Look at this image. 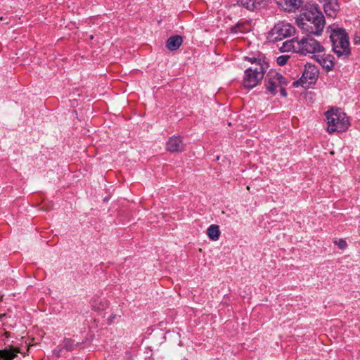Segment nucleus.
Returning a JSON list of instances; mask_svg holds the SVG:
<instances>
[{
  "instance_id": "10",
  "label": "nucleus",
  "mask_w": 360,
  "mask_h": 360,
  "mask_svg": "<svg viewBox=\"0 0 360 360\" xmlns=\"http://www.w3.org/2000/svg\"><path fill=\"white\" fill-rule=\"evenodd\" d=\"M167 150L172 153H179L184 150L185 143L179 136H173L169 139L166 144Z\"/></svg>"
},
{
  "instance_id": "6",
  "label": "nucleus",
  "mask_w": 360,
  "mask_h": 360,
  "mask_svg": "<svg viewBox=\"0 0 360 360\" xmlns=\"http://www.w3.org/2000/svg\"><path fill=\"white\" fill-rule=\"evenodd\" d=\"M300 44L299 53L302 56L324 51V47L317 40L311 37V35H307L306 37L300 39Z\"/></svg>"
},
{
  "instance_id": "1",
  "label": "nucleus",
  "mask_w": 360,
  "mask_h": 360,
  "mask_svg": "<svg viewBox=\"0 0 360 360\" xmlns=\"http://www.w3.org/2000/svg\"><path fill=\"white\" fill-rule=\"evenodd\" d=\"M296 22L307 35L319 36L325 27L326 20L317 4L306 2L301 8Z\"/></svg>"
},
{
  "instance_id": "18",
  "label": "nucleus",
  "mask_w": 360,
  "mask_h": 360,
  "mask_svg": "<svg viewBox=\"0 0 360 360\" xmlns=\"http://www.w3.org/2000/svg\"><path fill=\"white\" fill-rule=\"evenodd\" d=\"M183 39L180 35L172 36L167 40L166 47L169 51H176L182 44Z\"/></svg>"
},
{
  "instance_id": "17",
  "label": "nucleus",
  "mask_w": 360,
  "mask_h": 360,
  "mask_svg": "<svg viewBox=\"0 0 360 360\" xmlns=\"http://www.w3.org/2000/svg\"><path fill=\"white\" fill-rule=\"evenodd\" d=\"M244 59L250 62L251 65H257L258 68L259 66H262L264 69H268L269 68L268 63L266 61V58L260 53L258 54L257 56H245Z\"/></svg>"
},
{
  "instance_id": "23",
  "label": "nucleus",
  "mask_w": 360,
  "mask_h": 360,
  "mask_svg": "<svg viewBox=\"0 0 360 360\" xmlns=\"http://www.w3.org/2000/svg\"><path fill=\"white\" fill-rule=\"evenodd\" d=\"M279 91L282 96L285 97L287 96V93H286L285 89L284 88V86H281L279 87Z\"/></svg>"
},
{
  "instance_id": "16",
  "label": "nucleus",
  "mask_w": 360,
  "mask_h": 360,
  "mask_svg": "<svg viewBox=\"0 0 360 360\" xmlns=\"http://www.w3.org/2000/svg\"><path fill=\"white\" fill-rule=\"evenodd\" d=\"M340 11V6L338 0H328L324 4V11L327 16L335 18Z\"/></svg>"
},
{
  "instance_id": "21",
  "label": "nucleus",
  "mask_w": 360,
  "mask_h": 360,
  "mask_svg": "<svg viewBox=\"0 0 360 360\" xmlns=\"http://www.w3.org/2000/svg\"><path fill=\"white\" fill-rule=\"evenodd\" d=\"M289 58H290L289 56L282 55L277 58L276 62L279 65L283 66L287 63Z\"/></svg>"
},
{
  "instance_id": "4",
  "label": "nucleus",
  "mask_w": 360,
  "mask_h": 360,
  "mask_svg": "<svg viewBox=\"0 0 360 360\" xmlns=\"http://www.w3.org/2000/svg\"><path fill=\"white\" fill-rule=\"evenodd\" d=\"M295 33V28L286 22H279L271 30L268 34V39L276 42L284 38L291 37Z\"/></svg>"
},
{
  "instance_id": "25",
  "label": "nucleus",
  "mask_w": 360,
  "mask_h": 360,
  "mask_svg": "<svg viewBox=\"0 0 360 360\" xmlns=\"http://www.w3.org/2000/svg\"><path fill=\"white\" fill-rule=\"evenodd\" d=\"M254 68H258V66L257 65H252L249 68H253L254 69Z\"/></svg>"
},
{
  "instance_id": "20",
  "label": "nucleus",
  "mask_w": 360,
  "mask_h": 360,
  "mask_svg": "<svg viewBox=\"0 0 360 360\" xmlns=\"http://www.w3.org/2000/svg\"><path fill=\"white\" fill-rule=\"evenodd\" d=\"M20 352L18 349H15L14 351L8 349L0 350V360H13L16 356V353Z\"/></svg>"
},
{
  "instance_id": "5",
  "label": "nucleus",
  "mask_w": 360,
  "mask_h": 360,
  "mask_svg": "<svg viewBox=\"0 0 360 360\" xmlns=\"http://www.w3.org/2000/svg\"><path fill=\"white\" fill-rule=\"evenodd\" d=\"M266 70L262 66L254 69L247 68L244 72L243 86L249 90L255 87L264 78Z\"/></svg>"
},
{
  "instance_id": "14",
  "label": "nucleus",
  "mask_w": 360,
  "mask_h": 360,
  "mask_svg": "<svg viewBox=\"0 0 360 360\" xmlns=\"http://www.w3.org/2000/svg\"><path fill=\"white\" fill-rule=\"evenodd\" d=\"M281 52H289L292 51L294 53H299L300 50V39L298 38H293L290 40H287L283 43L280 48Z\"/></svg>"
},
{
  "instance_id": "13",
  "label": "nucleus",
  "mask_w": 360,
  "mask_h": 360,
  "mask_svg": "<svg viewBox=\"0 0 360 360\" xmlns=\"http://www.w3.org/2000/svg\"><path fill=\"white\" fill-rule=\"evenodd\" d=\"M230 33L239 34L249 32L252 30V25L250 20H240L235 25L230 28Z\"/></svg>"
},
{
  "instance_id": "12",
  "label": "nucleus",
  "mask_w": 360,
  "mask_h": 360,
  "mask_svg": "<svg viewBox=\"0 0 360 360\" xmlns=\"http://www.w3.org/2000/svg\"><path fill=\"white\" fill-rule=\"evenodd\" d=\"M239 6L249 11H257L265 6L264 0H236Z\"/></svg>"
},
{
  "instance_id": "3",
  "label": "nucleus",
  "mask_w": 360,
  "mask_h": 360,
  "mask_svg": "<svg viewBox=\"0 0 360 360\" xmlns=\"http://www.w3.org/2000/svg\"><path fill=\"white\" fill-rule=\"evenodd\" d=\"M325 115L328 124L327 131L329 134L345 131L348 129V117L340 108H332L328 110Z\"/></svg>"
},
{
  "instance_id": "8",
  "label": "nucleus",
  "mask_w": 360,
  "mask_h": 360,
  "mask_svg": "<svg viewBox=\"0 0 360 360\" xmlns=\"http://www.w3.org/2000/svg\"><path fill=\"white\" fill-rule=\"evenodd\" d=\"M319 73V69L316 65L307 63L304 66V70L299 82L302 86L304 84H314L317 80Z\"/></svg>"
},
{
  "instance_id": "2",
  "label": "nucleus",
  "mask_w": 360,
  "mask_h": 360,
  "mask_svg": "<svg viewBox=\"0 0 360 360\" xmlns=\"http://www.w3.org/2000/svg\"><path fill=\"white\" fill-rule=\"evenodd\" d=\"M330 39L333 51L338 58H347L351 54L349 36L345 29H331Z\"/></svg>"
},
{
  "instance_id": "19",
  "label": "nucleus",
  "mask_w": 360,
  "mask_h": 360,
  "mask_svg": "<svg viewBox=\"0 0 360 360\" xmlns=\"http://www.w3.org/2000/svg\"><path fill=\"white\" fill-rule=\"evenodd\" d=\"M219 226L216 224L210 225L207 229V234L210 240L216 241L219 238L220 236Z\"/></svg>"
},
{
  "instance_id": "24",
  "label": "nucleus",
  "mask_w": 360,
  "mask_h": 360,
  "mask_svg": "<svg viewBox=\"0 0 360 360\" xmlns=\"http://www.w3.org/2000/svg\"><path fill=\"white\" fill-rule=\"evenodd\" d=\"M354 43L355 44H360V37L359 36L355 35V37L354 38Z\"/></svg>"
},
{
  "instance_id": "15",
  "label": "nucleus",
  "mask_w": 360,
  "mask_h": 360,
  "mask_svg": "<svg viewBox=\"0 0 360 360\" xmlns=\"http://www.w3.org/2000/svg\"><path fill=\"white\" fill-rule=\"evenodd\" d=\"M314 58L319 62L323 69L330 71L334 67V57L332 55L314 56Z\"/></svg>"
},
{
  "instance_id": "11",
  "label": "nucleus",
  "mask_w": 360,
  "mask_h": 360,
  "mask_svg": "<svg viewBox=\"0 0 360 360\" xmlns=\"http://www.w3.org/2000/svg\"><path fill=\"white\" fill-rule=\"evenodd\" d=\"M79 343L75 342V340L70 338H65L62 344L59 345L54 350L53 354L57 357H60L63 355L64 350L67 352L74 349Z\"/></svg>"
},
{
  "instance_id": "22",
  "label": "nucleus",
  "mask_w": 360,
  "mask_h": 360,
  "mask_svg": "<svg viewBox=\"0 0 360 360\" xmlns=\"http://www.w3.org/2000/svg\"><path fill=\"white\" fill-rule=\"evenodd\" d=\"M335 243L341 250H343L347 247V243L343 239H340L339 240L335 241Z\"/></svg>"
},
{
  "instance_id": "9",
  "label": "nucleus",
  "mask_w": 360,
  "mask_h": 360,
  "mask_svg": "<svg viewBox=\"0 0 360 360\" xmlns=\"http://www.w3.org/2000/svg\"><path fill=\"white\" fill-rule=\"evenodd\" d=\"M277 5L287 12H295L304 5V0H276Z\"/></svg>"
},
{
  "instance_id": "7",
  "label": "nucleus",
  "mask_w": 360,
  "mask_h": 360,
  "mask_svg": "<svg viewBox=\"0 0 360 360\" xmlns=\"http://www.w3.org/2000/svg\"><path fill=\"white\" fill-rule=\"evenodd\" d=\"M264 82L266 91L273 95L277 93V88L285 86L288 83L286 79L276 72H269L265 77Z\"/></svg>"
}]
</instances>
